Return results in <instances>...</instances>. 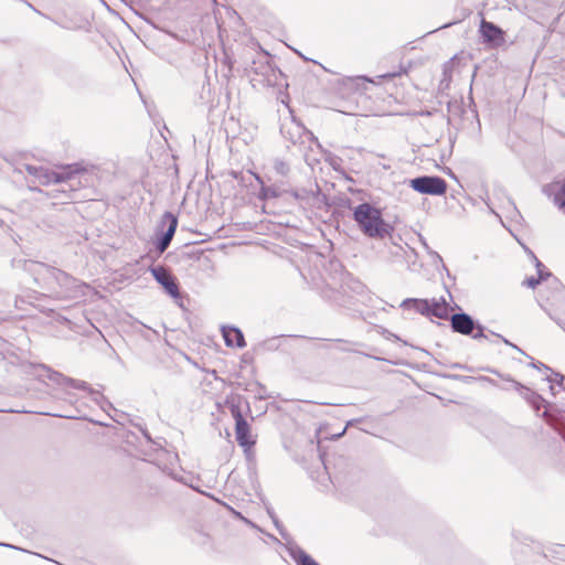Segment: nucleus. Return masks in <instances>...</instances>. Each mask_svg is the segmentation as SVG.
Segmentation results:
<instances>
[{
	"label": "nucleus",
	"mask_w": 565,
	"mask_h": 565,
	"mask_svg": "<svg viewBox=\"0 0 565 565\" xmlns=\"http://www.w3.org/2000/svg\"><path fill=\"white\" fill-rule=\"evenodd\" d=\"M405 73H406V70L402 68L398 73H387V74H384V75L381 76V78H392V77H395L397 75L405 74Z\"/></svg>",
	"instance_id": "f704fd0d"
},
{
	"label": "nucleus",
	"mask_w": 565,
	"mask_h": 565,
	"mask_svg": "<svg viewBox=\"0 0 565 565\" xmlns=\"http://www.w3.org/2000/svg\"><path fill=\"white\" fill-rule=\"evenodd\" d=\"M550 390H551L552 394H554V386L552 384L550 385Z\"/></svg>",
	"instance_id": "de8ad7c7"
},
{
	"label": "nucleus",
	"mask_w": 565,
	"mask_h": 565,
	"mask_svg": "<svg viewBox=\"0 0 565 565\" xmlns=\"http://www.w3.org/2000/svg\"><path fill=\"white\" fill-rule=\"evenodd\" d=\"M448 319L450 320L451 330L462 335H470L478 322L463 311L452 313Z\"/></svg>",
	"instance_id": "ddd939ff"
},
{
	"label": "nucleus",
	"mask_w": 565,
	"mask_h": 565,
	"mask_svg": "<svg viewBox=\"0 0 565 565\" xmlns=\"http://www.w3.org/2000/svg\"><path fill=\"white\" fill-rule=\"evenodd\" d=\"M282 136L290 140L294 146H299V151L303 153V158H311L308 149H312V145L317 143V139L302 124L298 122L295 117L291 119L290 126L282 124L280 127Z\"/></svg>",
	"instance_id": "423d86ee"
},
{
	"label": "nucleus",
	"mask_w": 565,
	"mask_h": 565,
	"mask_svg": "<svg viewBox=\"0 0 565 565\" xmlns=\"http://www.w3.org/2000/svg\"><path fill=\"white\" fill-rule=\"evenodd\" d=\"M61 416H62V417H64L63 415H61ZM65 417H66V418H70L71 416H70V415H66Z\"/></svg>",
	"instance_id": "3c124183"
},
{
	"label": "nucleus",
	"mask_w": 565,
	"mask_h": 565,
	"mask_svg": "<svg viewBox=\"0 0 565 565\" xmlns=\"http://www.w3.org/2000/svg\"><path fill=\"white\" fill-rule=\"evenodd\" d=\"M328 158H337V157H335V156H333V154H330V153H329V154H328Z\"/></svg>",
	"instance_id": "09e8293b"
},
{
	"label": "nucleus",
	"mask_w": 565,
	"mask_h": 565,
	"mask_svg": "<svg viewBox=\"0 0 565 565\" xmlns=\"http://www.w3.org/2000/svg\"><path fill=\"white\" fill-rule=\"evenodd\" d=\"M454 369H459V370H467L468 367L466 365H462V364H459V363H455L452 365Z\"/></svg>",
	"instance_id": "e433bc0d"
},
{
	"label": "nucleus",
	"mask_w": 565,
	"mask_h": 565,
	"mask_svg": "<svg viewBox=\"0 0 565 565\" xmlns=\"http://www.w3.org/2000/svg\"><path fill=\"white\" fill-rule=\"evenodd\" d=\"M221 332L226 347L242 349L246 345L244 334L239 328L235 326H222Z\"/></svg>",
	"instance_id": "2eb2a0df"
},
{
	"label": "nucleus",
	"mask_w": 565,
	"mask_h": 565,
	"mask_svg": "<svg viewBox=\"0 0 565 565\" xmlns=\"http://www.w3.org/2000/svg\"><path fill=\"white\" fill-rule=\"evenodd\" d=\"M287 109H289V113H290L291 118H292V117H294V115H292V110L290 109V106H287Z\"/></svg>",
	"instance_id": "49530a36"
},
{
	"label": "nucleus",
	"mask_w": 565,
	"mask_h": 565,
	"mask_svg": "<svg viewBox=\"0 0 565 565\" xmlns=\"http://www.w3.org/2000/svg\"><path fill=\"white\" fill-rule=\"evenodd\" d=\"M401 308L405 310H414L415 312H418L422 316L428 317V299L406 298L402 301Z\"/></svg>",
	"instance_id": "a211bd4d"
},
{
	"label": "nucleus",
	"mask_w": 565,
	"mask_h": 565,
	"mask_svg": "<svg viewBox=\"0 0 565 565\" xmlns=\"http://www.w3.org/2000/svg\"><path fill=\"white\" fill-rule=\"evenodd\" d=\"M529 255L532 257V259L535 263V267L537 270V277L543 281L547 278H552L550 281L551 287L554 289L552 298H547V300H551L552 303L556 301H562L565 299V289L564 286L561 284V281L552 276V273L544 266L543 263L540 262V259L533 254L532 250H527Z\"/></svg>",
	"instance_id": "9b49d317"
},
{
	"label": "nucleus",
	"mask_w": 565,
	"mask_h": 565,
	"mask_svg": "<svg viewBox=\"0 0 565 565\" xmlns=\"http://www.w3.org/2000/svg\"><path fill=\"white\" fill-rule=\"evenodd\" d=\"M269 515L271 516L276 527H278V520L274 516V514L271 512H269Z\"/></svg>",
	"instance_id": "79ce46f5"
},
{
	"label": "nucleus",
	"mask_w": 565,
	"mask_h": 565,
	"mask_svg": "<svg viewBox=\"0 0 565 565\" xmlns=\"http://www.w3.org/2000/svg\"><path fill=\"white\" fill-rule=\"evenodd\" d=\"M409 186L427 195H444L447 191V182L438 175H419L409 180Z\"/></svg>",
	"instance_id": "6e6552de"
},
{
	"label": "nucleus",
	"mask_w": 565,
	"mask_h": 565,
	"mask_svg": "<svg viewBox=\"0 0 565 565\" xmlns=\"http://www.w3.org/2000/svg\"><path fill=\"white\" fill-rule=\"evenodd\" d=\"M267 193L270 195V199H277L288 193V189L284 186V183L267 185Z\"/></svg>",
	"instance_id": "5701e85b"
},
{
	"label": "nucleus",
	"mask_w": 565,
	"mask_h": 565,
	"mask_svg": "<svg viewBox=\"0 0 565 565\" xmlns=\"http://www.w3.org/2000/svg\"><path fill=\"white\" fill-rule=\"evenodd\" d=\"M391 255L395 258H403L404 257V248L399 245L394 244L393 249L390 252Z\"/></svg>",
	"instance_id": "473e14b6"
},
{
	"label": "nucleus",
	"mask_w": 565,
	"mask_h": 565,
	"mask_svg": "<svg viewBox=\"0 0 565 565\" xmlns=\"http://www.w3.org/2000/svg\"><path fill=\"white\" fill-rule=\"evenodd\" d=\"M558 548H559L558 554H561V555H562V557H564V558H565V545H559V546H558Z\"/></svg>",
	"instance_id": "58836bf2"
},
{
	"label": "nucleus",
	"mask_w": 565,
	"mask_h": 565,
	"mask_svg": "<svg viewBox=\"0 0 565 565\" xmlns=\"http://www.w3.org/2000/svg\"><path fill=\"white\" fill-rule=\"evenodd\" d=\"M250 70L256 73V74H262V75H266L268 73V71H270V65L268 63V61L266 63H260L258 66H257V63L254 61L252 66H250Z\"/></svg>",
	"instance_id": "a878e982"
},
{
	"label": "nucleus",
	"mask_w": 565,
	"mask_h": 565,
	"mask_svg": "<svg viewBox=\"0 0 565 565\" xmlns=\"http://www.w3.org/2000/svg\"><path fill=\"white\" fill-rule=\"evenodd\" d=\"M256 180L260 183L258 199L263 201L270 199V195L267 193V185L263 182V180L259 177H256Z\"/></svg>",
	"instance_id": "c85d7f7f"
},
{
	"label": "nucleus",
	"mask_w": 565,
	"mask_h": 565,
	"mask_svg": "<svg viewBox=\"0 0 565 565\" xmlns=\"http://www.w3.org/2000/svg\"><path fill=\"white\" fill-rule=\"evenodd\" d=\"M364 82L370 81L365 76L348 77L344 79V85H347L351 89H358L359 86Z\"/></svg>",
	"instance_id": "b1692460"
},
{
	"label": "nucleus",
	"mask_w": 565,
	"mask_h": 565,
	"mask_svg": "<svg viewBox=\"0 0 565 565\" xmlns=\"http://www.w3.org/2000/svg\"><path fill=\"white\" fill-rule=\"evenodd\" d=\"M42 166H33L29 163H21L13 168V171L17 173H23L24 171L32 178H34V181H38L39 174L41 172Z\"/></svg>",
	"instance_id": "aec40b11"
},
{
	"label": "nucleus",
	"mask_w": 565,
	"mask_h": 565,
	"mask_svg": "<svg viewBox=\"0 0 565 565\" xmlns=\"http://www.w3.org/2000/svg\"><path fill=\"white\" fill-rule=\"evenodd\" d=\"M550 317L559 326L562 327L564 330H565V324H563L558 319L554 318L552 315H550Z\"/></svg>",
	"instance_id": "ea45409f"
},
{
	"label": "nucleus",
	"mask_w": 565,
	"mask_h": 565,
	"mask_svg": "<svg viewBox=\"0 0 565 565\" xmlns=\"http://www.w3.org/2000/svg\"><path fill=\"white\" fill-rule=\"evenodd\" d=\"M541 279L539 277H534V276H531V277H527L525 280H524V285L527 286L529 288H535L537 285L541 284Z\"/></svg>",
	"instance_id": "2f4dec72"
},
{
	"label": "nucleus",
	"mask_w": 565,
	"mask_h": 565,
	"mask_svg": "<svg viewBox=\"0 0 565 565\" xmlns=\"http://www.w3.org/2000/svg\"><path fill=\"white\" fill-rule=\"evenodd\" d=\"M156 281L164 289V291L174 300H182L181 291L177 278L164 266L150 267Z\"/></svg>",
	"instance_id": "9d476101"
},
{
	"label": "nucleus",
	"mask_w": 565,
	"mask_h": 565,
	"mask_svg": "<svg viewBox=\"0 0 565 565\" xmlns=\"http://www.w3.org/2000/svg\"><path fill=\"white\" fill-rule=\"evenodd\" d=\"M352 218L366 237L383 239L390 236L392 238L394 227L383 218L382 211L371 203L363 202L356 205L353 209Z\"/></svg>",
	"instance_id": "f03ea898"
},
{
	"label": "nucleus",
	"mask_w": 565,
	"mask_h": 565,
	"mask_svg": "<svg viewBox=\"0 0 565 565\" xmlns=\"http://www.w3.org/2000/svg\"><path fill=\"white\" fill-rule=\"evenodd\" d=\"M484 327L482 324H480L479 322L476 323V328L475 330H477L476 333H473V331L471 332L470 337L475 340H480V339H488V337L484 334Z\"/></svg>",
	"instance_id": "cd10ccee"
},
{
	"label": "nucleus",
	"mask_w": 565,
	"mask_h": 565,
	"mask_svg": "<svg viewBox=\"0 0 565 565\" xmlns=\"http://www.w3.org/2000/svg\"><path fill=\"white\" fill-rule=\"evenodd\" d=\"M455 377L457 379H461L463 382L466 383H469L471 382L472 380H477L479 382H482V383H488L492 386H497V387H500L502 390H508L507 387H503V386H500L495 380L489 377V376H479V377H471V376H459V375H455Z\"/></svg>",
	"instance_id": "412c9836"
},
{
	"label": "nucleus",
	"mask_w": 565,
	"mask_h": 565,
	"mask_svg": "<svg viewBox=\"0 0 565 565\" xmlns=\"http://www.w3.org/2000/svg\"><path fill=\"white\" fill-rule=\"evenodd\" d=\"M242 403L245 404L247 411H249V403L242 396L227 398L225 404L228 407L232 417L235 420V436L239 446L244 448H250L255 445V440L250 435V426L245 419L242 411Z\"/></svg>",
	"instance_id": "39448f33"
},
{
	"label": "nucleus",
	"mask_w": 565,
	"mask_h": 565,
	"mask_svg": "<svg viewBox=\"0 0 565 565\" xmlns=\"http://www.w3.org/2000/svg\"><path fill=\"white\" fill-rule=\"evenodd\" d=\"M31 369L32 371L30 373L36 376L40 381L47 379L58 386H68L75 390L86 391L92 399L97 404L103 406V403H107L105 396L99 391L90 387L89 384L85 381L65 376L61 372L51 369L46 364H32Z\"/></svg>",
	"instance_id": "7ed1b4c3"
},
{
	"label": "nucleus",
	"mask_w": 565,
	"mask_h": 565,
	"mask_svg": "<svg viewBox=\"0 0 565 565\" xmlns=\"http://www.w3.org/2000/svg\"><path fill=\"white\" fill-rule=\"evenodd\" d=\"M509 204L513 207V210H516V206H515L514 202L511 199H509Z\"/></svg>",
	"instance_id": "a18cd8bd"
},
{
	"label": "nucleus",
	"mask_w": 565,
	"mask_h": 565,
	"mask_svg": "<svg viewBox=\"0 0 565 565\" xmlns=\"http://www.w3.org/2000/svg\"><path fill=\"white\" fill-rule=\"evenodd\" d=\"M28 186H29V189H30L31 191H39V188H38V186H34V185H32V184H30V183L28 184Z\"/></svg>",
	"instance_id": "37998d69"
},
{
	"label": "nucleus",
	"mask_w": 565,
	"mask_h": 565,
	"mask_svg": "<svg viewBox=\"0 0 565 565\" xmlns=\"http://www.w3.org/2000/svg\"><path fill=\"white\" fill-rule=\"evenodd\" d=\"M487 372L492 373L500 379L511 383V386L525 399L534 411L539 412L542 407H545L547 402L539 393L523 385L522 383L512 379L509 374H502L498 370L492 367L484 369Z\"/></svg>",
	"instance_id": "0eeeda50"
},
{
	"label": "nucleus",
	"mask_w": 565,
	"mask_h": 565,
	"mask_svg": "<svg viewBox=\"0 0 565 565\" xmlns=\"http://www.w3.org/2000/svg\"><path fill=\"white\" fill-rule=\"evenodd\" d=\"M492 334L498 337V338H500L507 345H510L513 349H515L516 351H519L520 353L524 354V352L519 347H516L515 344L511 343L508 339H505L502 335H500L498 333H494V332H492Z\"/></svg>",
	"instance_id": "72a5a7b5"
},
{
	"label": "nucleus",
	"mask_w": 565,
	"mask_h": 565,
	"mask_svg": "<svg viewBox=\"0 0 565 565\" xmlns=\"http://www.w3.org/2000/svg\"><path fill=\"white\" fill-rule=\"evenodd\" d=\"M138 427H139L140 433L147 439L148 443L153 444V445H156L158 447H162V441H164L163 438H158V439L154 440V439L151 438V435L149 434V431L145 427H141V426H138Z\"/></svg>",
	"instance_id": "bb28decb"
},
{
	"label": "nucleus",
	"mask_w": 565,
	"mask_h": 565,
	"mask_svg": "<svg viewBox=\"0 0 565 565\" xmlns=\"http://www.w3.org/2000/svg\"><path fill=\"white\" fill-rule=\"evenodd\" d=\"M259 347H260L263 350H266V351H274V350H277V349H278V347H279L278 338H270V339H267V340L263 341L262 343H259Z\"/></svg>",
	"instance_id": "393cba45"
},
{
	"label": "nucleus",
	"mask_w": 565,
	"mask_h": 565,
	"mask_svg": "<svg viewBox=\"0 0 565 565\" xmlns=\"http://www.w3.org/2000/svg\"><path fill=\"white\" fill-rule=\"evenodd\" d=\"M483 43L491 46H499L504 41L503 30L493 22L482 19L479 26Z\"/></svg>",
	"instance_id": "f8f14e48"
},
{
	"label": "nucleus",
	"mask_w": 565,
	"mask_h": 565,
	"mask_svg": "<svg viewBox=\"0 0 565 565\" xmlns=\"http://www.w3.org/2000/svg\"><path fill=\"white\" fill-rule=\"evenodd\" d=\"M273 167L275 172L281 177L288 175L290 171L289 164L279 158L274 159Z\"/></svg>",
	"instance_id": "4be33fe9"
},
{
	"label": "nucleus",
	"mask_w": 565,
	"mask_h": 565,
	"mask_svg": "<svg viewBox=\"0 0 565 565\" xmlns=\"http://www.w3.org/2000/svg\"><path fill=\"white\" fill-rule=\"evenodd\" d=\"M87 172L86 167L82 162L66 164L62 167L60 172L52 171L42 167L38 178L41 185H50L52 183H67L71 190H76L81 184L77 177Z\"/></svg>",
	"instance_id": "20e7f679"
},
{
	"label": "nucleus",
	"mask_w": 565,
	"mask_h": 565,
	"mask_svg": "<svg viewBox=\"0 0 565 565\" xmlns=\"http://www.w3.org/2000/svg\"><path fill=\"white\" fill-rule=\"evenodd\" d=\"M234 514H235L236 518L247 522V520L239 512L234 511Z\"/></svg>",
	"instance_id": "a19ab883"
},
{
	"label": "nucleus",
	"mask_w": 565,
	"mask_h": 565,
	"mask_svg": "<svg viewBox=\"0 0 565 565\" xmlns=\"http://www.w3.org/2000/svg\"><path fill=\"white\" fill-rule=\"evenodd\" d=\"M531 366L539 369V370L544 369V370L551 371V369L542 362H532Z\"/></svg>",
	"instance_id": "c9c22d12"
},
{
	"label": "nucleus",
	"mask_w": 565,
	"mask_h": 565,
	"mask_svg": "<svg viewBox=\"0 0 565 565\" xmlns=\"http://www.w3.org/2000/svg\"><path fill=\"white\" fill-rule=\"evenodd\" d=\"M160 226L162 230H158L156 234L154 247L159 253H163L169 247L175 234L178 217L171 212H164Z\"/></svg>",
	"instance_id": "1a4fd4ad"
},
{
	"label": "nucleus",
	"mask_w": 565,
	"mask_h": 565,
	"mask_svg": "<svg viewBox=\"0 0 565 565\" xmlns=\"http://www.w3.org/2000/svg\"><path fill=\"white\" fill-rule=\"evenodd\" d=\"M0 546L9 547V548H14V550H19L17 546H14V545H12V544H9V543H1V542H0Z\"/></svg>",
	"instance_id": "4c0bfd02"
},
{
	"label": "nucleus",
	"mask_w": 565,
	"mask_h": 565,
	"mask_svg": "<svg viewBox=\"0 0 565 565\" xmlns=\"http://www.w3.org/2000/svg\"><path fill=\"white\" fill-rule=\"evenodd\" d=\"M554 375H555V380H552L550 376H547L546 381L550 383L556 382L557 385L562 386L565 390V385H564L565 375H563L561 373H555Z\"/></svg>",
	"instance_id": "7c9ffc66"
},
{
	"label": "nucleus",
	"mask_w": 565,
	"mask_h": 565,
	"mask_svg": "<svg viewBox=\"0 0 565 565\" xmlns=\"http://www.w3.org/2000/svg\"><path fill=\"white\" fill-rule=\"evenodd\" d=\"M429 310L428 318L436 317L438 319H448L451 310L445 297L428 299Z\"/></svg>",
	"instance_id": "dca6fc26"
},
{
	"label": "nucleus",
	"mask_w": 565,
	"mask_h": 565,
	"mask_svg": "<svg viewBox=\"0 0 565 565\" xmlns=\"http://www.w3.org/2000/svg\"><path fill=\"white\" fill-rule=\"evenodd\" d=\"M298 202H310L311 200L317 199L320 194V188L317 183H315V188L310 189H288V193Z\"/></svg>",
	"instance_id": "f3484780"
},
{
	"label": "nucleus",
	"mask_w": 565,
	"mask_h": 565,
	"mask_svg": "<svg viewBox=\"0 0 565 565\" xmlns=\"http://www.w3.org/2000/svg\"><path fill=\"white\" fill-rule=\"evenodd\" d=\"M419 239H420L422 245L428 252L429 255H431L434 258L438 259L439 262H443V258L440 257V255L437 252L430 249L426 239L422 235H419Z\"/></svg>",
	"instance_id": "c756f323"
},
{
	"label": "nucleus",
	"mask_w": 565,
	"mask_h": 565,
	"mask_svg": "<svg viewBox=\"0 0 565 565\" xmlns=\"http://www.w3.org/2000/svg\"><path fill=\"white\" fill-rule=\"evenodd\" d=\"M449 25H451V23H446L443 28H447Z\"/></svg>",
	"instance_id": "8fccbe9b"
},
{
	"label": "nucleus",
	"mask_w": 565,
	"mask_h": 565,
	"mask_svg": "<svg viewBox=\"0 0 565 565\" xmlns=\"http://www.w3.org/2000/svg\"><path fill=\"white\" fill-rule=\"evenodd\" d=\"M484 203L487 204V206L489 207L490 212L495 214L494 210L491 207V205L489 204L488 201L484 200Z\"/></svg>",
	"instance_id": "c03bdc74"
},
{
	"label": "nucleus",
	"mask_w": 565,
	"mask_h": 565,
	"mask_svg": "<svg viewBox=\"0 0 565 565\" xmlns=\"http://www.w3.org/2000/svg\"><path fill=\"white\" fill-rule=\"evenodd\" d=\"M543 192L552 198L554 205L565 214V177L559 182L544 185Z\"/></svg>",
	"instance_id": "4468645a"
},
{
	"label": "nucleus",
	"mask_w": 565,
	"mask_h": 565,
	"mask_svg": "<svg viewBox=\"0 0 565 565\" xmlns=\"http://www.w3.org/2000/svg\"><path fill=\"white\" fill-rule=\"evenodd\" d=\"M24 270L34 276V281L40 280L54 281L61 290L57 292L60 298H77L84 295L85 284H79L74 277L67 273L33 260H24Z\"/></svg>",
	"instance_id": "f257e3e1"
},
{
	"label": "nucleus",
	"mask_w": 565,
	"mask_h": 565,
	"mask_svg": "<svg viewBox=\"0 0 565 565\" xmlns=\"http://www.w3.org/2000/svg\"><path fill=\"white\" fill-rule=\"evenodd\" d=\"M289 555L296 565H320L310 554L299 546L290 547Z\"/></svg>",
	"instance_id": "6ab92c4d"
}]
</instances>
